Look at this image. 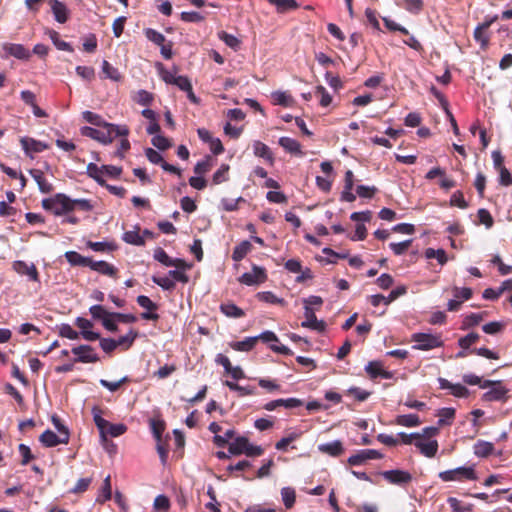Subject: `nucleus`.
Returning <instances> with one entry per match:
<instances>
[{
    "label": "nucleus",
    "mask_w": 512,
    "mask_h": 512,
    "mask_svg": "<svg viewBox=\"0 0 512 512\" xmlns=\"http://www.w3.org/2000/svg\"><path fill=\"white\" fill-rule=\"evenodd\" d=\"M103 127L105 130H98L89 126H84L81 128V134L97 140L102 144L111 143L116 136L127 137L129 135V128L126 125L105 123Z\"/></svg>",
    "instance_id": "nucleus-1"
},
{
    "label": "nucleus",
    "mask_w": 512,
    "mask_h": 512,
    "mask_svg": "<svg viewBox=\"0 0 512 512\" xmlns=\"http://www.w3.org/2000/svg\"><path fill=\"white\" fill-rule=\"evenodd\" d=\"M93 420L99 430L101 442H108V436L119 437L127 431L125 424H113L102 417V410L98 406L92 408Z\"/></svg>",
    "instance_id": "nucleus-2"
},
{
    "label": "nucleus",
    "mask_w": 512,
    "mask_h": 512,
    "mask_svg": "<svg viewBox=\"0 0 512 512\" xmlns=\"http://www.w3.org/2000/svg\"><path fill=\"white\" fill-rule=\"evenodd\" d=\"M42 207L52 211L56 216L67 214L73 210V200L63 193H57L53 197L42 200Z\"/></svg>",
    "instance_id": "nucleus-3"
},
{
    "label": "nucleus",
    "mask_w": 512,
    "mask_h": 512,
    "mask_svg": "<svg viewBox=\"0 0 512 512\" xmlns=\"http://www.w3.org/2000/svg\"><path fill=\"white\" fill-rule=\"evenodd\" d=\"M411 340L416 343L413 348L422 351L432 350L444 345L440 334L414 333Z\"/></svg>",
    "instance_id": "nucleus-4"
},
{
    "label": "nucleus",
    "mask_w": 512,
    "mask_h": 512,
    "mask_svg": "<svg viewBox=\"0 0 512 512\" xmlns=\"http://www.w3.org/2000/svg\"><path fill=\"white\" fill-rule=\"evenodd\" d=\"M439 478L444 482L458 481L463 482L467 480H476V472L473 466L470 467H457L455 469L442 471L439 473Z\"/></svg>",
    "instance_id": "nucleus-5"
},
{
    "label": "nucleus",
    "mask_w": 512,
    "mask_h": 512,
    "mask_svg": "<svg viewBox=\"0 0 512 512\" xmlns=\"http://www.w3.org/2000/svg\"><path fill=\"white\" fill-rule=\"evenodd\" d=\"M239 282L248 286L264 283L267 280L265 268L253 265L251 272H246L239 277Z\"/></svg>",
    "instance_id": "nucleus-6"
},
{
    "label": "nucleus",
    "mask_w": 512,
    "mask_h": 512,
    "mask_svg": "<svg viewBox=\"0 0 512 512\" xmlns=\"http://www.w3.org/2000/svg\"><path fill=\"white\" fill-rule=\"evenodd\" d=\"M161 78L166 84L177 86L181 91H187L191 89V81L187 76L176 75V71L172 72L163 69L161 71Z\"/></svg>",
    "instance_id": "nucleus-7"
},
{
    "label": "nucleus",
    "mask_w": 512,
    "mask_h": 512,
    "mask_svg": "<svg viewBox=\"0 0 512 512\" xmlns=\"http://www.w3.org/2000/svg\"><path fill=\"white\" fill-rule=\"evenodd\" d=\"M382 477L393 485L404 486L412 481V475L408 471L394 469L381 472Z\"/></svg>",
    "instance_id": "nucleus-8"
},
{
    "label": "nucleus",
    "mask_w": 512,
    "mask_h": 512,
    "mask_svg": "<svg viewBox=\"0 0 512 512\" xmlns=\"http://www.w3.org/2000/svg\"><path fill=\"white\" fill-rule=\"evenodd\" d=\"M497 19V16L486 18L484 22L479 24L474 30V39L476 42L480 43V46L483 50L487 49L490 40L487 31Z\"/></svg>",
    "instance_id": "nucleus-9"
},
{
    "label": "nucleus",
    "mask_w": 512,
    "mask_h": 512,
    "mask_svg": "<svg viewBox=\"0 0 512 512\" xmlns=\"http://www.w3.org/2000/svg\"><path fill=\"white\" fill-rule=\"evenodd\" d=\"M305 320L301 323L304 328H309L318 332H324L326 324L323 320H318L315 315V309L312 307L304 306Z\"/></svg>",
    "instance_id": "nucleus-10"
},
{
    "label": "nucleus",
    "mask_w": 512,
    "mask_h": 512,
    "mask_svg": "<svg viewBox=\"0 0 512 512\" xmlns=\"http://www.w3.org/2000/svg\"><path fill=\"white\" fill-rule=\"evenodd\" d=\"M383 454L374 449H364L358 451L356 454L351 455L347 462L351 466H358L364 464L368 460L381 459Z\"/></svg>",
    "instance_id": "nucleus-11"
},
{
    "label": "nucleus",
    "mask_w": 512,
    "mask_h": 512,
    "mask_svg": "<svg viewBox=\"0 0 512 512\" xmlns=\"http://www.w3.org/2000/svg\"><path fill=\"white\" fill-rule=\"evenodd\" d=\"M72 353L78 356L75 359V362L96 363L99 361L98 355L94 353V349L90 345H80L74 347L72 348Z\"/></svg>",
    "instance_id": "nucleus-12"
},
{
    "label": "nucleus",
    "mask_w": 512,
    "mask_h": 512,
    "mask_svg": "<svg viewBox=\"0 0 512 512\" xmlns=\"http://www.w3.org/2000/svg\"><path fill=\"white\" fill-rule=\"evenodd\" d=\"M365 371L372 380H375L379 377L383 379L393 378V373L385 370L381 361L374 360L368 362V364L365 366Z\"/></svg>",
    "instance_id": "nucleus-13"
},
{
    "label": "nucleus",
    "mask_w": 512,
    "mask_h": 512,
    "mask_svg": "<svg viewBox=\"0 0 512 512\" xmlns=\"http://www.w3.org/2000/svg\"><path fill=\"white\" fill-rule=\"evenodd\" d=\"M39 441L45 447H54L57 446L58 444H67L69 441V432L65 431V437H61L58 436L52 430L48 429L40 435Z\"/></svg>",
    "instance_id": "nucleus-14"
},
{
    "label": "nucleus",
    "mask_w": 512,
    "mask_h": 512,
    "mask_svg": "<svg viewBox=\"0 0 512 512\" xmlns=\"http://www.w3.org/2000/svg\"><path fill=\"white\" fill-rule=\"evenodd\" d=\"M20 143L25 153L31 158L34 153H40L49 148V145L31 137H22Z\"/></svg>",
    "instance_id": "nucleus-15"
},
{
    "label": "nucleus",
    "mask_w": 512,
    "mask_h": 512,
    "mask_svg": "<svg viewBox=\"0 0 512 512\" xmlns=\"http://www.w3.org/2000/svg\"><path fill=\"white\" fill-rule=\"evenodd\" d=\"M29 174L35 180L41 193L49 194L54 190L52 183H50L44 176V172L40 169H30Z\"/></svg>",
    "instance_id": "nucleus-16"
},
{
    "label": "nucleus",
    "mask_w": 512,
    "mask_h": 512,
    "mask_svg": "<svg viewBox=\"0 0 512 512\" xmlns=\"http://www.w3.org/2000/svg\"><path fill=\"white\" fill-rule=\"evenodd\" d=\"M4 52L17 59L26 60L30 57V52L22 44L4 43L2 46Z\"/></svg>",
    "instance_id": "nucleus-17"
},
{
    "label": "nucleus",
    "mask_w": 512,
    "mask_h": 512,
    "mask_svg": "<svg viewBox=\"0 0 512 512\" xmlns=\"http://www.w3.org/2000/svg\"><path fill=\"white\" fill-rule=\"evenodd\" d=\"M13 269L18 274L29 276V278L34 282L39 281V273L34 264L28 265L24 261L18 260L13 263Z\"/></svg>",
    "instance_id": "nucleus-18"
},
{
    "label": "nucleus",
    "mask_w": 512,
    "mask_h": 512,
    "mask_svg": "<svg viewBox=\"0 0 512 512\" xmlns=\"http://www.w3.org/2000/svg\"><path fill=\"white\" fill-rule=\"evenodd\" d=\"M89 268H91L92 270H94L100 274H103V275H106V276H109L112 278H117L118 269L114 265H112L106 261H94L93 259H91Z\"/></svg>",
    "instance_id": "nucleus-19"
},
{
    "label": "nucleus",
    "mask_w": 512,
    "mask_h": 512,
    "mask_svg": "<svg viewBox=\"0 0 512 512\" xmlns=\"http://www.w3.org/2000/svg\"><path fill=\"white\" fill-rule=\"evenodd\" d=\"M48 3L51 7L55 20L59 23L67 22L69 18V11L66 5L58 0H48Z\"/></svg>",
    "instance_id": "nucleus-20"
},
{
    "label": "nucleus",
    "mask_w": 512,
    "mask_h": 512,
    "mask_svg": "<svg viewBox=\"0 0 512 512\" xmlns=\"http://www.w3.org/2000/svg\"><path fill=\"white\" fill-rule=\"evenodd\" d=\"M279 145L288 153L303 156L304 153L301 150V144L290 137H280L278 141Z\"/></svg>",
    "instance_id": "nucleus-21"
},
{
    "label": "nucleus",
    "mask_w": 512,
    "mask_h": 512,
    "mask_svg": "<svg viewBox=\"0 0 512 512\" xmlns=\"http://www.w3.org/2000/svg\"><path fill=\"white\" fill-rule=\"evenodd\" d=\"M318 450L329 456L338 457L343 454L344 447L340 440H335L333 442L320 444Z\"/></svg>",
    "instance_id": "nucleus-22"
},
{
    "label": "nucleus",
    "mask_w": 512,
    "mask_h": 512,
    "mask_svg": "<svg viewBox=\"0 0 512 512\" xmlns=\"http://www.w3.org/2000/svg\"><path fill=\"white\" fill-rule=\"evenodd\" d=\"M253 150L254 154L257 157L263 158L266 160L270 165L274 164V156L271 151V149L263 142L261 141H254L253 143Z\"/></svg>",
    "instance_id": "nucleus-23"
},
{
    "label": "nucleus",
    "mask_w": 512,
    "mask_h": 512,
    "mask_svg": "<svg viewBox=\"0 0 512 512\" xmlns=\"http://www.w3.org/2000/svg\"><path fill=\"white\" fill-rule=\"evenodd\" d=\"M507 393L508 390L499 382L492 389L484 393L483 398L486 401H502L506 399Z\"/></svg>",
    "instance_id": "nucleus-24"
},
{
    "label": "nucleus",
    "mask_w": 512,
    "mask_h": 512,
    "mask_svg": "<svg viewBox=\"0 0 512 512\" xmlns=\"http://www.w3.org/2000/svg\"><path fill=\"white\" fill-rule=\"evenodd\" d=\"M219 309L228 318H242L245 316L244 310L232 302L221 303Z\"/></svg>",
    "instance_id": "nucleus-25"
},
{
    "label": "nucleus",
    "mask_w": 512,
    "mask_h": 512,
    "mask_svg": "<svg viewBox=\"0 0 512 512\" xmlns=\"http://www.w3.org/2000/svg\"><path fill=\"white\" fill-rule=\"evenodd\" d=\"M414 444L420 450V452L428 458L434 457L439 447L436 440H431L425 443L419 439L418 441H415Z\"/></svg>",
    "instance_id": "nucleus-26"
},
{
    "label": "nucleus",
    "mask_w": 512,
    "mask_h": 512,
    "mask_svg": "<svg viewBox=\"0 0 512 512\" xmlns=\"http://www.w3.org/2000/svg\"><path fill=\"white\" fill-rule=\"evenodd\" d=\"M253 246L248 240H243L238 245H236L232 252V259L235 262H239L243 260L248 253L251 252Z\"/></svg>",
    "instance_id": "nucleus-27"
},
{
    "label": "nucleus",
    "mask_w": 512,
    "mask_h": 512,
    "mask_svg": "<svg viewBox=\"0 0 512 512\" xmlns=\"http://www.w3.org/2000/svg\"><path fill=\"white\" fill-rule=\"evenodd\" d=\"M65 258L72 266H82V267H89V264L91 263V259H92L89 257H84L76 251L66 252Z\"/></svg>",
    "instance_id": "nucleus-28"
},
{
    "label": "nucleus",
    "mask_w": 512,
    "mask_h": 512,
    "mask_svg": "<svg viewBox=\"0 0 512 512\" xmlns=\"http://www.w3.org/2000/svg\"><path fill=\"white\" fill-rule=\"evenodd\" d=\"M258 341L259 337H247L242 341L230 343V347L235 351L248 352L255 347Z\"/></svg>",
    "instance_id": "nucleus-29"
},
{
    "label": "nucleus",
    "mask_w": 512,
    "mask_h": 512,
    "mask_svg": "<svg viewBox=\"0 0 512 512\" xmlns=\"http://www.w3.org/2000/svg\"><path fill=\"white\" fill-rule=\"evenodd\" d=\"M249 440L244 436H238L234 439L232 443L229 444L228 450L232 455H241L244 454Z\"/></svg>",
    "instance_id": "nucleus-30"
},
{
    "label": "nucleus",
    "mask_w": 512,
    "mask_h": 512,
    "mask_svg": "<svg viewBox=\"0 0 512 512\" xmlns=\"http://www.w3.org/2000/svg\"><path fill=\"white\" fill-rule=\"evenodd\" d=\"M395 424L404 427H417L421 424V421L417 414H406L398 415L395 418Z\"/></svg>",
    "instance_id": "nucleus-31"
},
{
    "label": "nucleus",
    "mask_w": 512,
    "mask_h": 512,
    "mask_svg": "<svg viewBox=\"0 0 512 512\" xmlns=\"http://www.w3.org/2000/svg\"><path fill=\"white\" fill-rule=\"evenodd\" d=\"M137 230H131V231H126L124 234H123V241L128 243V244H131V245H135V246H144L145 245V239L143 236H141L139 234V227L137 226L136 227Z\"/></svg>",
    "instance_id": "nucleus-32"
},
{
    "label": "nucleus",
    "mask_w": 512,
    "mask_h": 512,
    "mask_svg": "<svg viewBox=\"0 0 512 512\" xmlns=\"http://www.w3.org/2000/svg\"><path fill=\"white\" fill-rule=\"evenodd\" d=\"M87 175L94 179L99 185H106V181L103 178V165L99 167L95 163H89L87 165Z\"/></svg>",
    "instance_id": "nucleus-33"
},
{
    "label": "nucleus",
    "mask_w": 512,
    "mask_h": 512,
    "mask_svg": "<svg viewBox=\"0 0 512 512\" xmlns=\"http://www.w3.org/2000/svg\"><path fill=\"white\" fill-rule=\"evenodd\" d=\"M494 451V445L491 442L479 440L474 445V454L478 457L486 458Z\"/></svg>",
    "instance_id": "nucleus-34"
},
{
    "label": "nucleus",
    "mask_w": 512,
    "mask_h": 512,
    "mask_svg": "<svg viewBox=\"0 0 512 512\" xmlns=\"http://www.w3.org/2000/svg\"><path fill=\"white\" fill-rule=\"evenodd\" d=\"M149 425L152 431V434L157 442L162 441V435L165 431L166 424L162 419L152 418L149 420Z\"/></svg>",
    "instance_id": "nucleus-35"
},
{
    "label": "nucleus",
    "mask_w": 512,
    "mask_h": 512,
    "mask_svg": "<svg viewBox=\"0 0 512 512\" xmlns=\"http://www.w3.org/2000/svg\"><path fill=\"white\" fill-rule=\"evenodd\" d=\"M455 413H456V411L454 408H450V407L441 408L437 413V416L439 417L438 425L439 426L450 425L455 418Z\"/></svg>",
    "instance_id": "nucleus-36"
},
{
    "label": "nucleus",
    "mask_w": 512,
    "mask_h": 512,
    "mask_svg": "<svg viewBox=\"0 0 512 512\" xmlns=\"http://www.w3.org/2000/svg\"><path fill=\"white\" fill-rule=\"evenodd\" d=\"M138 336V332L130 329V331L124 335L119 337L116 341L117 347H122L123 350H128L134 343L135 339Z\"/></svg>",
    "instance_id": "nucleus-37"
},
{
    "label": "nucleus",
    "mask_w": 512,
    "mask_h": 512,
    "mask_svg": "<svg viewBox=\"0 0 512 512\" xmlns=\"http://www.w3.org/2000/svg\"><path fill=\"white\" fill-rule=\"evenodd\" d=\"M47 34L49 35L50 39L52 40L53 44L56 46L57 49L73 52V48L68 42H65L60 39V35L57 31L49 29L47 31Z\"/></svg>",
    "instance_id": "nucleus-38"
},
{
    "label": "nucleus",
    "mask_w": 512,
    "mask_h": 512,
    "mask_svg": "<svg viewBox=\"0 0 512 512\" xmlns=\"http://www.w3.org/2000/svg\"><path fill=\"white\" fill-rule=\"evenodd\" d=\"M424 255L427 259L435 258L440 265H445L448 261L447 254L444 249L435 250L433 248H427Z\"/></svg>",
    "instance_id": "nucleus-39"
},
{
    "label": "nucleus",
    "mask_w": 512,
    "mask_h": 512,
    "mask_svg": "<svg viewBox=\"0 0 512 512\" xmlns=\"http://www.w3.org/2000/svg\"><path fill=\"white\" fill-rule=\"evenodd\" d=\"M86 246L96 252L115 251L117 245L114 242H93L87 241Z\"/></svg>",
    "instance_id": "nucleus-40"
},
{
    "label": "nucleus",
    "mask_w": 512,
    "mask_h": 512,
    "mask_svg": "<svg viewBox=\"0 0 512 512\" xmlns=\"http://www.w3.org/2000/svg\"><path fill=\"white\" fill-rule=\"evenodd\" d=\"M230 166L228 164H222L220 168L213 174L212 182L215 185L221 184L229 180Z\"/></svg>",
    "instance_id": "nucleus-41"
},
{
    "label": "nucleus",
    "mask_w": 512,
    "mask_h": 512,
    "mask_svg": "<svg viewBox=\"0 0 512 512\" xmlns=\"http://www.w3.org/2000/svg\"><path fill=\"white\" fill-rule=\"evenodd\" d=\"M301 436L300 432H291L287 436L280 439L275 444V448L279 451H286L287 447L294 442L295 440L299 439Z\"/></svg>",
    "instance_id": "nucleus-42"
},
{
    "label": "nucleus",
    "mask_w": 512,
    "mask_h": 512,
    "mask_svg": "<svg viewBox=\"0 0 512 512\" xmlns=\"http://www.w3.org/2000/svg\"><path fill=\"white\" fill-rule=\"evenodd\" d=\"M281 496L284 506L290 509L294 506L296 500L295 490L291 487H284L281 489Z\"/></svg>",
    "instance_id": "nucleus-43"
},
{
    "label": "nucleus",
    "mask_w": 512,
    "mask_h": 512,
    "mask_svg": "<svg viewBox=\"0 0 512 512\" xmlns=\"http://www.w3.org/2000/svg\"><path fill=\"white\" fill-rule=\"evenodd\" d=\"M130 382V378L128 376L122 377L120 380L111 382L106 379H100L99 383L102 387L108 389L111 392H116L120 389V387L126 383Z\"/></svg>",
    "instance_id": "nucleus-44"
},
{
    "label": "nucleus",
    "mask_w": 512,
    "mask_h": 512,
    "mask_svg": "<svg viewBox=\"0 0 512 512\" xmlns=\"http://www.w3.org/2000/svg\"><path fill=\"white\" fill-rule=\"evenodd\" d=\"M256 298L259 300V301H262V302H266V303H270V304H281L283 305L284 304V299L282 298H278L273 292L271 291H263V292H258L256 294Z\"/></svg>",
    "instance_id": "nucleus-45"
},
{
    "label": "nucleus",
    "mask_w": 512,
    "mask_h": 512,
    "mask_svg": "<svg viewBox=\"0 0 512 512\" xmlns=\"http://www.w3.org/2000/svg\"><path fill=\"white\" fill-rule=\"evenodd\" d=\"M225 385L232 391L238 392L239 396H249L255 394V388L250 386H241L235 382L226 381Z\"/></svg>",
    "instance_id": "nucleus-46"
},
{
    "label": "nucleus",
    "mask_w": 512,
    "mask_h": 512,
    "mask_svg": "<svg viewBox=\"0 0 512 512\" xmlns=\"http://www.w3.org/2000/svg\"><path fill=\"white\" fill-rule=\"evenodd\" d=\"M102 71L106 78L113 81H120L122 76L117 68H114L108 61L104 60L102 63Z\"/></svg>",
    "instance_id": "nucleus-47"
},
{
    "label": "nucleus",
    "mask_w": 512,
    "mask_h": 512,
    "mask_svg": "<svg viewBox=\"0 0 512 512\" xmlns=\"http://www.w3.org/2000/svg\"><path fill=\"white\" fill-rule=\"evenodd\" d=\"M144 34H145L146 38H147L149 41L153 42L154 44H156V45H158V46H160V45H162L164 42H166V38H165V36H164L162 33H160V32H158V31H156L155 29H152V28H146V29L144 30Z\"/></svg>",
    "instance_id": "nucleus-48"
},
{
    "label": "nucleus",
    "mask_w": 512,
    "mask_h": 512,
    "mask_svg": "<svg viewBox=\"0 0 512 512\" xmlns=\"http://www.w3.org/2000/svg\"><path fill=\"white\" fill-rule=\"evenodd\" d=\"M272 98L275 104L282 105L288 107L292 104L293 98L287 92L277 91L272 93Z\"/></svg>",
    "instance_id": "nucleus-49"
},
{
    "label": "nucleus",
    "mask_w": 512,
    "mask_h": 512,
    "mask_svg": "<svg viewBox=\"0 0 512 512\" xmlns=\"http://www.w3.org/2000/svg\"><path fill=\"white\" fill-rule=\"evenodd\" d=\"M111 495H112V492H111L110 476H107L104 479L103 486L101 488V493L97 497L96 501L99 502V503H104L105 501L111 499Z\"/></svg>",
    "instance_id": "nucleus-50"
},
{
    "label": "nucleus",
    "mask_w": 512,
    "mask_h": 512,
    "mask_svg": "<svg viewBox=\"0 0 512 512\" xmlns=\"http://www.w3.org/2000/svg\"><path fill=\"white\" fill-rule=\"evenodd\" d=\"M480 336L478 333L471 332L458 340V345L463 349H469L473 344L479 340Z\"/></svg>",
    "instance_id": "nucleus-51"
},
{
    "label": "nucleus",
    "mask_w": 512,
    "mask_h": 512,
    "mask_svg": "<svg viewBox=\"0 0 512 512\" xmlns=\"http://www.w3.org/2000/svg\"><path fill=\"white\" fill-rule=\"evenodd\" d=\"M212 167V158L210 156H206L204 160L199 161L194 166V173L197 175H202L210 171Z\"/></svg>",
    "instance_id": "nucleus-52"
},
{
    "label": "nucleus",
    "mask_w": 512,
    "mask_h": 512,
    "mask_svg": "<svg viewBox=\"0 0 512 512\" xmlns=\"http://www.w3.org/2000/svg\"><path fill=\"white\" fill-rule=\"evenodd\" d=\"M89 312L95 320L102 321L105 317L112 316V312L107 311L102 305L91 306Z\"/></svg>",
    "instance_id": "nucleus-53"
},
{
    "label": "nucleus",
    "mask_w": 512,
    "mask_h": 512,
    "mask_svg": "<svg viewBox=\"0 0 512 512\" xmlns=\"http://www.w3.org/2000/svg\"><path fill=\"white\" fill-rule=\"evenodd\" d=\"M152 281L164 290L171 291L175 288V282L170 277L153 276Z\"/></svg>",
    "instance_id": "nucleus-54"
},
{
    "label": "nucleus",
    "mask_w": 512,
    "mask_h": 512,
    "mask_svg": "<svg viewBox=\"0 0 512 512\" xmlns=\"http://www.w3.org/2000/svg\"><path fill=\"white\" fill-rule=\"evenodd\" d=\"M180 18L182 21L187 23H199L204 21L205 17L199 12L191 11V12H182L180 14Z\"/></svg>",
    "instance_id": "nucleus-55"
},
{
    "label": "nucleus",
    "mask_w": 512,
    "mask_h": 512,
    "mask_svg": "<svg viewBox=\"0 0 512 512\" xmlns=\"http://www.w3.org/2000/svg\"><path fill=\"white\" fill-rule=\"evenodd\" d=\"M82 116L84 120L95 126H104L106 123L100 115L91 111H84Z\"/></svg>",
    "instance_id": "nucleus-56"
},
{
    "label": "nucleus",
    "mask_w": 512,
    "mask_h": 512,
    "mask_svg": "<svg viewBox=\"0 0 512 512\" xmlns=\"http://www.w3.org/2000/svg\"><path fill=\"white\" fill-rule=\"evenodd\" d=\"M412 244V239H408L399 243H390L389 247L395 255H402Z\"/></svg>",
    "instance_id": "nucleus-57"
},
{
    "label": "nucleus",
    "mask_w": 512,
    "mask_h": 512,
    "mask_svg": "<svg viewBox=\"0 0 512 512\" xmlns=\"http://www.w3.org/2000/svg\"><path fill=\"white\" fill-rule=\"evenodd\" d=\"M299 7V4L296 0H282L278 6H276V10L280 14H284L291 10H296Z\"/></svg>",
    "instance_id": "nucleus-58"
},
{
    "label": "nucleus",
    "mask_w": 512,
    "mask_h": 512,
    "mask_svg": "<svg viewBox=\"0 0 512 512\" xmlns=\"http://www.w3.org/2000/svg\"><path fill=\"white\" fill-rule=\"evenodd\" d=\"M403 7L414 14L419 13L423 9V0H403Z\"/></svg>",
    "instance_id": "nucleus-59"
},
{
    "label": "nucleus",
    "mask_w": 512,
    "mask_h": 512,
    "mask_svg": "<svg viewBox=\"0 0 512 512\" xmlns=\"http://www.w3.org/2000/svg\"><path fill=\"white\" fill-rule=\"evenodd\" d=\"M152 144L159 150H167L172 146L171 141L163 135H155L152 138Z\"/></svg>",
    "instance_id": "nucleus-60"
},
{
    "label": "nucleus",
    "mask_w": 512,
    "mask_h": 512,
    "mask_svg": "<svg viewBox=\"0 0 512 512\" xmlns=\"http://www.w3.org/2000/svg\"><path fill=\"white\" fill-rule=\"evenodd\" d=\"M258 384L261 388L267 390L270 393L279 391L281 388V386L275 380H270V379H265V378H259Z\"/></svg>",
    "instance_id": "nucleus-61"
},
{
    "label": "nucleus",
    "mask_w": 512,
    "mask_h": 512,
    "mask_svg": "<svg viewBox=\"0 0 512 512\" xmlns=\"http://www.w3.org/2000/svg\"><path fill=\"white\" fill-rule=\"evenodd\" d=\"M477 217L479 222L484 224L487 228H491L493 226V218L487 209H479L477 212Z\"/></svg>",
    "instance_id": "nucleus-62"
},
{
    "label": "nucleus",
    "mask_w": 512,
    "mask_h": 512,
    "mask_svg": "<svg viewBox=\"0 0 512 512\" xmlns=\"http://www.w3.org/2000/svg\"><path fill=\"white\" fill-rule=\"evenodd\" d=\"M139 306L148 310V311H156L158 306L154 303L148 296L139 295L136 299Z\"/></svg>",
    "instance_id": "nucleus-63"
},
{
    "label": "nucleus",
    "mask_w": 512,
    "mask_h": 512,
    "mask_svg": "<svg viewBox=\"0 0 512 512\" xmlns=\"http://www.w3.org/2000/svg\"><path fill=\"white\" fill-rule=\"evenodd\" d=\"M499 184L505 187L512 185V174L506 167H503L499 170Z\"/></svg>",
    "instance_id": "nucleus-64"
}]
</instances>
